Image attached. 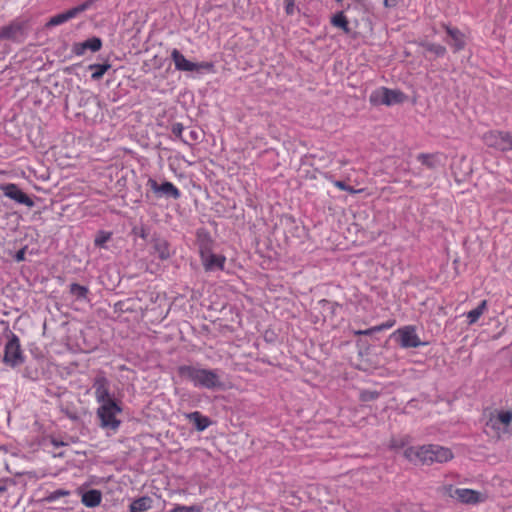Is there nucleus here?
Listing matches in <instances>:
<instances>
[{"instance_id":"obj_1","label":"nucleus","mask_w":512,"mask_h":512,"mask_svg":"<svg viewBox=\"0 0 512 512\" xmlns=\"http://www.w3.org/2000/svg\"><path fill=\"white\" fill-rule=\"evenodd\" d=\"M179 375L190 381L197 388L214 390L222 387L220 376L215 369H205L194 365H182Z\"/></svg>"},{"instance_id":"obj_2","label":"nucleus","mask_w":512,"mask_h":512,"mask_svg":"<svg viewBox=\"0 0 512 512\" xmlns=\"http://www.w3.org/2000/svg\"><path fill=\"white\" fill-rule=\"evenodd\" d=\"M486 433L497 438L512 435V411L495 410L486 422Z\"/></svg>"},{"instance_id":"obj_3","label":"nucleus","mask_w":512,"mask_h":512,"mask_svg":"<svg viewBox=\"0 0 512 512\" xmlns=\"http://www.w3.org/2000/svg\"><path fill=\"white\" fill-rule=\"evenodd\" d=\"M403 457L414 465L444 463L453 458L451 450H403Z\"/></svg>"},{"instance_id":"obj_4","label":"nucleus","mask_w":512,"mask_h":512,"mask_svg":"<svg viewBox=\"0 0 512 512\" xmlns=\"http://www.w3.org/2000/svg\"><path fill=\"white\" fill-rule=\"evenodd\" d=\"M171 59L174 62L175 69L178 71L193 72L204 70L212 72L214 70V64L212 62L194 63L186 59L176 48L171 51Z\"/></svg>"},{"instance_id":"obj_5","label":"nucleus","mask_w":512,"mask_h":512,"mask_svg":"<svg viewBox=\"0 0 512 512\" xmlns=\"http://www.w3.org/2000/svg\"><path fill=\"white\" fill-rule=\"evenodd\" d=\"M404 94L399 90L381 87L370 94L369 101L373 105H393L403 102Z\"/></svg>"},{"instance_id":"obj_6","label":"nucleus","mask_w":512,"mask_h":512,"mask_svg":"<svg viewBox=\"0 0 512 512\" xmlns=\"http://www.w3.org/2000/svg\"><path fill=\"white\" fill-rule=\"evenodd\" d=\"M120 412L121 408L115 401H108L100 405L97 414L103 427L116 429L120 425V421L116 418Z\"/></svg>"},{"instance_id":"obj_7","label":"nucleus","mask_w":512,"mask_h":512,"mask_svg":"<svg viewBox=\"0 0 512 512\" xmlns=\"http://www.w3.org/2000/svg\"><path fill=\"white\" fill-rule=\"evenodd\" d=\"M399 345L404 349L417 348L427 343L422 342L417 334V328L414 325H406L398 328L395 333Z\"/></svg>"},{"instance_id":"obj_8","label":"nucleus","mask_w":512,"mask_h":512,"mask_svg":"<svg viewBox=\"0 0 512 512\" xmlns=\"http://www.w3.org/2000/svg\"><path fill=\"white\" fill-rule=\"evenodd\" d=\"M448 494L450 497L457 499L463 504H478L487 500L485 493L468 488H454L453 486H449Z\"/></svg>"},{"instance_id":"obj_9","label":"nucleus","mask_w":512,"mask_h":512,"mask_svg":"<svg viewBox=\"0 0 512 512\" xmlns=\"http://www.w3.org/2000/svg\"><path fill=\"white\" fill-rule=\"evenodd\" d=\"M3 362L12 368L24 362L20 341L16 335H12L5 345Z\"/></svg>"},{"instance_id":"obj_10","label":"nucleus","mask_w":512,"mask_h":512,"mask_svg":"<svg viewBox=\"0 0 512 512\" xmlns=\"http://www.w3.org/2000/svg\"><path fill=\"white\" fill-rule=\"evenodd\" d=\"M482 139L485 145L501 152L511 150L510 132L492 130L485 133Z\"/></svg>"},{"instance_id":"obj_11","label":"nucleus","mask_w":512,"mask_h":512,"mask_svg":"<svg viewBox=\"0 0 512 512\" xmlns=\"http://www.w3.org/2000/svg\"><path fill=\"white\" fill-rule=\"evenodd\" d=\"M200 258L205 271L224 269L226 257L224 255L214 254L207 247H202L200 249Z\"/></svg>"},{"instance_id":"obj_12","label":"nucleus","mask_w":512,"mask_h":512,"mask_svg":"<svg viewBox=\"0 0 512 512\" xmlns=\"http://www.w3.org/2000/svg\"><path fill=\"white\" fill-rule=\"evenodd\" d=\"M147 186L150 187V189L158 196L164 195L175 200L181 197L180 190L172 182L169 181L158 184L155 179L149 178L147 181Z\"/></svg>"},{"instance_id":"obj_13","label":"nucleus","mask_w":512,"mask_h":512,"mask_svg":"<svg viewBox=\"0 0 512 512\" xmlns=\"http://www.w3.org/2000/svg\"><path fill=\"white\" fill-rule=\"evenodd\" d=\"M0 189L6 197L19 204H23L27 207L34 205V201L14 183L2 184Z\"/></svg>"},{"instance_id":"obj_14","label":"nucleus","mask_w":512,"mask_h":512,"mask_svg":"<svg viewBox=\"0 0 512 512\" xmlns=\"http://www.w3.org/2000/svg\"><path fill=\"white\" fill-rule=\"evenodd\" d=\"M25 22L20 19H14L8 25L0 28V39L15 40L23 35Z\"/></svg>"},{"instance_id":"obj_15","label":"nucleus","mask_w":512,"mask_h":512,"mask_svg":"<svg viewBox=\"0 0 512 512\" xmlns=\"http://www.w3.org/2000/svg\"><path fill=\"white\" fill-rule=\"evenodd\" d=\"M88 8H89L88 2L83 3L77 7L71 8L63 13L53 16L49 20L48 25L57 26V25L63 24L65 22H67L68 20L75 18L79 13L85 11Z\"/></svg>"},{"instance_id":"obj_16","label":"nucleus","mask_w":512,"mask_h":512,"mask_svg":"<svg viewBox=\"0 0 512 512\" xmlns=\"http://www.w3.org/2000/svg\"><path fill=\"white\" fill-rule=\"evenodd\" d=\"M445 29L450 38L447 43L453 48L454 52L463 50L466 45L465 35L458 28L445 26Z\"/></svg>"},{"instance_id":"obj_17","label":"nucleus","mask_w":512,"mask_h":512,"mask_svg":"<svg viewBox=\"0 0 512 512\" xmlns=\"http://www.w3.org/2000/svg\"><path fill=\"white\" fill-rule=\"evenodd\" d=\"M102 47V41L98 37H92L87 39L84 42L75 43L73 45L72 51L77 56H82L86 50H91L92 52H97Z\"/></svg>"},{"instance_id":"obj_18","label":"nucleus","mask_w":512,"mask_h":512,"mask_svg":"<svg viewBox=\"0 0 512 512\" xmlns=\"http://www.w3.org/2000/svg\"><path fill=\"white\" fill-rule=\"evenodd\" d=\"M95 397L98 403L104 404L108 401H114L110 397L108 381L105 377H98L94 383Z\"/></svg>"},{"instance_id":"obj_19","label":"nucleus","mask_w":512,"mask_h":512,"mask_svg":"<svg viewBox=\"0 0 512 512\" xmlns=\"http://www.w3.org/2000/svg\"><path fill=\"white\" fill-rule=\"evenodd\" d=\"M186 418L198 431H203L211 425L210 418L204 416L199 411L188 413Z\"/></svg>"},{"instance_id":"obj_20","label":"nucleus","mask_w":512,"mask_h":512,"mask_svg":"<svg viewBox=\"0 0 512 512\" xmlns=\"http://www.w3.org/2000/svg\"><path fill=\"white\" fill-rule=\"evenodd\" d=\"M153 249L161 260H167L172 255L169 242L162 238L153 240Z\"/></svg>"},{"instance_id":"obj_21","label":"nucleus","mask_w":512,"mask_h":512,"mask_svg":"<svg viewBox=\"0 0 512 512\" xmlns=\"http://www.w3.org/2000/svg\"><path fill=\"white\" fill-rule=\"evenodd\" d=\"M81 501L88 508H94L100 505L102 494L99 490L91 489L82 495Z\"/></svg>"},{"instance_id":"obj_22","label":"nucleus","mask_w":512,"mask_h":512,"mask_svg":"<svg viewBox=\"0 0 512 512\" xmlns=\"http://www.w3.org/2000/svg\"><path fill=\"white\" fill-rule=\"evenodd\" d=\"M440 153H420L417 160L429 169H434L440 163Z\"/></svg>"},{"instance_id":"obj_23","label":"nucleus","mask_w":512,"mask_h":512,"mask_svg":"<svg viewBox=\"0 0 512 512\" xmlns=\"http://www.w3.org/2000/svg\"><path fill=\"white\" fill-rule=\"evenodd\" d=\"M323 177L330 181L339 190L346 191L350 194H358L363 192V189H355L352 186L347 185L344 181L334 180L333 175L330 172L323 173Z\"/></svg>"},{"instance_id":"obj_24","label":"nucleus","mask_w":512,"mask_h":512,"mask_svg":"<svg viewBox=\"0 0 512 512\" xmlns=\"http://www.w3.org/2000/svg\"><path fill=\"white\" fill-rule=\"evenodd\" d=\"M486 310H487V301L483 300L475 309L469 311L466 314L468 324L469 325L475 324L479 320V318L484 314V312Z\"/></svg>"},{"instance_id":"obj_25","label":"nucleus","mask_w":512,"mask_h":512,"mask_svg":"<svg viewBox=\"0 0 512 512\" xmlns=\"http://www.w3.org/2000/svg\"><path fill=\"white\" fill-rule=\"evenodd\" d=\"M396 321L395 320H388L380 325H376V326H373L369 329H365V330H357L354 332L355 335H365V336H369V335H372L373 333L375 332H380V331H383V330H387V329H390L392 328L394 325H395Z\"/></svg>"},{"instance_id":"obj_26","label":"nucleus","mask_w":512,"mask_h":512,"mask_svg":"<svg viewBox=\"0 0 512 512\" xmlns=\"http://www.w3.org/2000/svg\"><path fill=\"white\" fill-rule=\"evenodd\" d=\"M152 502V499L148 496L140 497L133 501V503L130 506V512H142L149 510L152 507Z\"/></svg>"},{"instance_id":"obj_27","label":"nucleus","mask_w":512,"mask_h":512,"mask_svg":"<svg viewBox=\"0 0 512 512\" xmlns=\"http://www.w3.org/2000/svg\"><path fill=\"white\" fill-rule=\"evenodd\" d=\"M331 24L334 27L342 29L345 33H349L350 32V27H349L348 19H347V17L345 16V14L342 11L336 13L331 18Z\"/></svg>"},{"instance_id":"obj_28","label":"nucleus","mask_w":512,"mask_h":512,"mask_svg":"<svg viewBox=\"0 0 512 512\" xmlns=\"http://www.w3.org/2000/svg\"><path fill=\"white\" fill-rule=\"evenodd\" d=\"M88 68L90 71H92L91 78L93 80H99L111 68V65L108 63L91 64Z\"/></svg>"},{"instance_id":"obj_29","label":"nucleus","mask_w":512,"mask_h":512,"mask_svg":"<svg viewBox=\"0 0 512 512\" xmlns=\"http://www.w3.org/2000/svg\"><path fill=\"white\" fill-rule=\"evenodd\" d=\"M169 512H203V506L200 504L190 506L176 504Z\"/></svg>"},{"instance_id":"obj_30","label":"nucleus","mask_w":512,"mask_h":512,"mask_svg":"<svg viewBox=\"0 0 512 512\" xmlns=\"http://www.w3.org/2000/svg\"><path fill=\"white\" fill-rule=\"evenodd\" d=\"M71 494L69 490L66 489H57L53 492H50L43 500L47 503L55 502L61 497H67Z\"/></svg>"},{"instance_id":"obj_31","label":"nucleus","mask_w":512,"mask_h":512,"mask_svg":"<svg viewBox=\"0 0 512 512\" xmlns=\"http://www.w3.org/2000/svg\"><path fill=\"white\" fill-rule=\"evenodd\" d=\"M70 293L79 299H84L87 297L88 288L77 283H72L70 285Z\"/></svg>"},{"instance_id":"obj_32","label":"nucleus","mask_w":512,"mask_h":512,"mask_svg":"<svg viewBox=\"0 0 512 512\" xmlns=\"http://www.w3.org/2000/svg\"><path fill=\"white\" fill-rule=\"evenodd\" d=\"M111 238L110 232L101 231L98 233L94 240V244L97 247H104L106 242H108Z\"/></svg>"},{"instance_id":"obj_33","label":"nucleus","mask_w":512,"mask_h":512,"mask_svg":"<svg viewBox=\"0 0 512 512\" xmlns=\"http://www.w3.org/2000/svg\"><path fill=\"white\" fill-rule=\"evenodd\" d=\"M427 51L436 54L437 56H444L446 53V48L440 44L428 43L425 45Z\"/></svg>"},{"instance_id":"obj_34","label":"nucleus","mask_w":512,"mask_h":512,"mask_svg":"<svg viewBox=\"0 0 512 512\" xmlns=\"http://www.w3.org/2000/svg\"><path fill=\"white\" fill-rule=\"evenodd\" d=\"M183 130L184 126L181 123H174L171 127L172 133L179 139H182Z\"/></svg>"},{"instance_id":"obj_35","label":"nucleus","mask_w":512,"mask_h":512,"mask_svg":"<svg viewBox=\"0 0 512 512\" xmlns=\"http://www.w3.org/2000/svg\"><path fill=\"white\" fill-rule=\"evenodd\" d=\"M285 12L287 15H293L295 12V4L293 0H285Z\"/></svg>"},{"instance_id":"obj_36","label":"nucleus","mask_w":512,"mask_h":512,"mask_svg":"<svg viewBox=\"0 0 512 512\" xmlns=\"http://www.w3.org/2000/svg\"><path fill=\"white\" fill-rule=\"evenodd\" d=\"M399 0H383V4L386 8L396 7Z\"/></svg>"},{"instance_id":"obj_37","label":"nucleus","mask_w":512,"mask_h":512,"mask_svg":"<svg viewBox=\"0 0 512 512\" xmlns=\"http://www.w3.org/2000/svg\"><path fill=\"white\" fill-rule=\"evenodd\" d=\"M25 259V249L19 250L15 255V260L21 262Z\"/></svg>"},{"instance_id":"obj_38","label":"nucleus","mask_w":512,"mask_h":512,"mask_svg":"<svg viewBox=\"0 0 512 512\" xmlns=\"http://www.w3.org/2000/svg\"><path fill=\"white\" fill-rule=\"evenodd\" d=\"M7 490V487L4 483H0V494L4 493Z\"/></svg>"},{"instance_id":"obj_39","label":"nucleus","mask_w":512,"mask_h":512,"mask_svg":"<svg viewBox=\"0 0 512 512\" xmlns=\"http://www.w3.org/2000/svg\"><path fill=\"white\" fill-rule=\"evenodd\" d=\"M190 134H191V138H192L193 140H196V139H197V132L192 131Z\"/></svg>"},{"instance_id":"obj_40","label":"nucleus","mask_w":512,"mask_h":512,"mask_svg":"<svg viewBox=\"0 0 512 512\" xmlns=\"http://www.w3.org/2000/svg\"><path fill=\"white\" fill-rule=\"evenodd\" d=\"M377 396H378V393H376V392H373L370 394L371 399H375Z\"/></svg>"},{"instance_id":"obj_41","label":"nucleus","mask_w":512,"mask_h":512,"mask_svg":"<svg viewBox=\"0 0 512 512\" xmlns=\"http://www.w3.org/2000/svg\"><path fill=\"white\" fill-rule=\"evenodd\" d=\"M347 163H348V162H347L346 160H341V161H340V164H341L342 166L347 165Z\"/></svg>"},{"instance_id":"obj_42","label":"nucleus","mask_w":512,"mask_h":512,"mask_svg":"<svg viewBox=\"0 0 512 512\" xmlns=\"http://www.w3.org/2000/svg\"><path fill=\"white\" fill-rule=\"evenodd\" d=\"M510 144H511V150H512V133H510Z\"/></svg>"},{"instance_id":"obj_43","label":"nucleus","mask_w":512,"mask_h":512,"mask_svg":"<svg viewBox=\"0 0 512 512\" xmlns=\"http://www.w3.org/2000/svg\"><path fill=\"white\" fill-rule=\"evenodd\" d=\"M421 448H426V446H422ZM427 448H433L432 445H428Z\"/></svg>"},{"instance_id":"obj_44","label":"nucleus","mask_w":512,"mask_h":512,"mask_svg":"<svg viewBox=\"0 0 512 512\" xmlns=\"http://www.w3.org/2000/svg\"><path fill=\"white\" fill-rule=\"evenodd\" d=\"M337 2H342V0H336Z\"/></svg>"}]
</instances>
